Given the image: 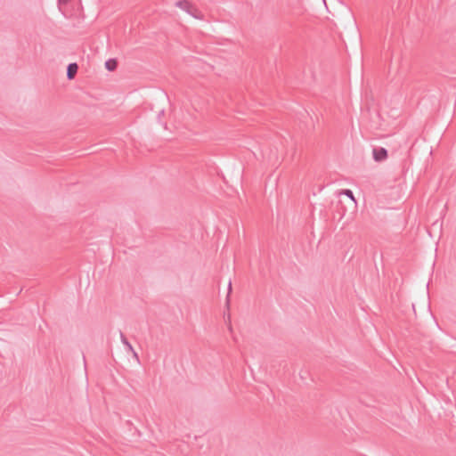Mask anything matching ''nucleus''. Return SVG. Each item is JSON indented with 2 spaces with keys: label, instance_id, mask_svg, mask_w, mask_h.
Instances as JSON below:
<instances>
[{
  "label": "nucleus",
  "instance_id": "obj_9",
  "mask_svg": "<svg viewBox=\"0 0 456 456\" xmlns=\"http://www.w3.org/2000/svg\"><path fill=\"white\" fill-rule=\"evenodd\" d=\"M129 353H132L133 354V356L137 360L139 361V356L137 354V353L134 351V349L133 348V351H128Z\"/></svg>",
  "mask_w": 456,
  "mask_h": 456
},
{
  "label": "nucleus",
  "instance_id": "obj_6",
  "mask_svg": "<svg viewBox=\"0 0 456 456\" xmlns=\"http://www.w3.org/2000/svg\"><path fill=\"white\" fill-rule=\"evenodd\" d=\"M120 340H121L122 344L126 346L127 351H133L132 345L127 340V338H126V336L123 334L122 331H120Z\"/></svg>",
  "mask_w": 456,
  "mask_h": 456
},
{
  "label": "nucleus",
  "instance_id": "obj_10",
  "mask_svg": "<svg viewBox=\"0 0 456 456\" xmlns=\"http://www.w3.org/2000/svg\"><path fill=\"white\" fill-rule=\"evenodd\" d=\"M231 291H232V281H229V283H228V295L230 294Z\"/></svg>",
  "mask_w": 456,
  "mask_h": 456
},
{
  "label": "nucleus",
  "instance_id": "obj_2",
  "mask_svg": "<svg viewBox=\"0 0 456 456\" xmlns=\"http://www.w3.org/2000/svg\"><path fill=\"white\" fill-rule=\"evenodd\" d=\"M78 70V65L76 62L69 63L67 67V78L71 80L75 77Z\"/></svg>",
  "mask_w": 456,
  "mask_h": 456
},
{
  "label": "nucleus",
  "instance_id": "obj_8",
  "mask_svg": "<svg viewBox=\"0 0 456 456\" xmlns=\"http://www.w3.org/2000/svg\"><path fill=\"white\" fill-rule=\"evenodd\" d=\"M70 0H58V5L61 8V5L68 4Z\"/></svg>",
  "mask_w": 456,
  "mask_h": 456
},
{
  "label": "nucleus",
  "instance_id": "obj_4",
  "mask_svg": "<svg viewBox=\"0 0 456 456\" xmlns=\"http://www.w3.org/2000/svg\"><path fill=\"white\" fill-rule=\"evenodd\" d=\"M118 67V61L116 59H109L105 61V68L109 71H114Z\"/></svg>",
  "mask_w": 456,
  "mask_h": 456
},
{
  "label": "nucleus",
  "instance_id": "obj_1",
  "mask_svg": "<svg viewBox=\"0 0 456 456\" xmlns=\"http://www.w3.org/2000/svg\"><path fill=\"white\" fill-rule=\"evenodd\" d=\"M372 155L375 161L380 162L387 158V151L383 147H376L372 150Z\"/></svg>",
  "mask_w": 456,
  "mask_h": 456
},
{
  "label": "nucleus",
  "instance_id": "obj_5",
  "mask_svg": "<svg viewBox=\"0 0 456 456\" xmlns=\"http://www.w3.org/2000/svg\"><path fill=\"white\" fill-rule=\"evenodd\" d=\"M188 13L190 15H191L195 19H199V20H202L203 19L202 12L199 9H197V8H195L193 6H191V8L190 12H188Z\"/></svg>",
  "mask_w": 456,
  "mask_h": 456
},
{
  "label": "nucleus",
  "instance_id": "obj_3",
  "mask_svg": "<svg viewBox=\"0 0 456 456\" xmlns=\"http://www.w3.org/2000/svg\"><path fill=\"white\" fill-rule=\"evenodd\" d=\"M175 6L188 13L192 5L187 0H179L175 3Z\"/></svg>",
  "mask_w": 456,
  "mask_h": 456
},
{
  "label": "nucleus",
  "instance_id": "obj_7",
  "mask_svg": "<svg viewBox=\"0 0 456 456\" xmlns=\"http://www.w3.org/2000/svg\"><path fill=\"white\" fill-rule=\"evenodd\" d=\"M344 194H346V196H348L350 199H352L353 200H354V194H353V191L351 190H345L344 191Z\"/></svg>",
  "mask_w": 456,
  "mask_h": 456
}]
</instances>
